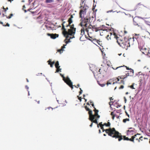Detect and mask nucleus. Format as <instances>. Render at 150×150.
<instances>
[{
    "label": "nucleus",
    "instance_id": "72a5a7b5",
    "mask_svg": "<svg viewBox=\"0 0 150 150\" xmlns=\"http://www.w3.org/2000/svg\"><path fill=\"white\" fill-rule=\"evenodd\" d=\"M60 67H58L57 68H56L57 69L56 70V72H59V71H61V69L60 68Z\"/></svg>",
    "mask_w": 150,
    "mask_h": 150
},
{
    "label": "nucleus",
    "instance_id": "412c9836",
    "mask_svg": "<svg viewBox=\"0 0 150 150\" xmlns=\"http://www.w3.org/2000/svg\"><path fill=\"white\" fill-rule=\"evenodd\" d=\"M66 44L65 45H63V46L59 50H58L57 51L58 52H59L60 54H61L64 50L63 49L65 48V46L66 45Z\"/></svg>",
    "mask_w": 150,
    "mask_h": 150
},
{
    "label": "nucleus",
    "instance_id": "0eeeda50",
    "mask_svg": "<svg viewBox=\"0 0 150 150\" xmlns=\"http://www.w3.org/2000/svg\"><path fill=\"white\" fill-rule=\"evenodd\" d=\"M133 24L135 25H137L142 29L144 28L142 21L139 17H135L133 18Z\"/></svg>",
    "mask_w": 150,
    "mask_h": 150
},
{
    "label": "nucleus",
    "instance_id": "423d86ee",
    "mask_svg": "<svg viewBox=\"0 0 150 150\" xmlns=\"http://www.w3.org/2000/svg\"><path fill=\"white\" fill-rule=\"evenodd\" d=\"M119 39L117 40V43L120 47L127 50L129 47V43L127 41V39L123 38L121 37Z\"/></svg>",
    "mask_w": 150,
    "mask_h": 150
},
{
    "label": "nucleus",
    "instance_id": "39448f33",
    "mask_svg": "<svg viewBox=\"0 0 150 150\" xmlns=\"http://www.w3.org/2000/svg\"><path fill=\"white\" fill-rule=\"evenodd\" d=\"M81 9L79 12V17L81 19L80 21V22H82L83 20H86V19L89 20L90 17L86 15V10L88 8V7L86 5H84V6H81Z\"/></svg>",
    "mask_w": 150,
    "mask_h": 150
},
{
    "label": "nucleus",
    "instance_id": "a19ab883",
    "mask_svg": "<svg viewBox=\"0 0 150 150\" xmlns=\"http://www.w3.org/2000/svg\"><path fill=\"white\" fill-rule=\"evenodd\" d=\"M106 38H107V39L108 40H110V39H109V38H110V34L109 35H107V36H106Z\"/></svg>",
    "mask_w": 150,
    "mask_h": 150
},
{
    "label": "nucleus",
    "instance_id": "052dcab7",
    "mask_svg": "<svg viewBox=\"0 0 150 150\" xmlns=\"http://www.w3.org/2000/svg\"><path fill=\"white\" fill-rule=\"evenodd\" d=\"M93 122H92L91 123V124L90 125V126L91 127L92 126V125H93Z\"/></svg>",
    "mask_w": 150,
    "mask_h": 150
},
{
    "label": "nucleus",
    "instance_id": "5fc2aeb1",
    "mask_svg": "<svg viewBox=\"0 0 150 150\" xmlns=\"http://www.w3.org/2000/svg\"><path fill=\"white\" fill-rule=\"evenodd\" d=\"M78 99L80 100V101L81 100V97H78Z\"/></svg>",
    "mask_w": 150,
    "mask_h": 150
},
{
    "label": "nucleus",
    "instance_id": "37998d69",
    "mask_svg": "<svg viewBox=\"0 0 150 150\" xmlns=\"http://www.w3.org/2000/svg\"><path fill=\"white\" fill-rule=\"evenodd\" d=\"M129 87H130L132 89H135V88H134V86L133 84L130 86H129Z\"/></svg>",
    "mask_w": 150,
    "mask_h": 150
},
{
    "label": "nucleus",
    "instance_id": "473e14b6",
    "mask_svg": "<svg viewBox=\"0 0 150 150\" xmlns=\"http://www.w3.org/2000/svg\"><path fill=\"white\" fill-rule=\"evenodd\" d=\"M128 141H130L133 142H134V137H133V136L131 138H129V140Z\"/></svg>",
    "mask_w": 150,
    "mask_h": 150
},
{
    "label": "nucleus",
    "instance_id": "774afa93",
    "mask_svg": "<svg viewBox=\"0 0 150 150\" xmlns=\"http://www.w3.org/2000/svg\"><path fill=\"white\" fill-rule=\"evenodd\" d=\"M6 9L4 10L3 11H4L5 12H6Z\"/></svg>",
    "mask_w": 150,
    "mask_h": 150
},
{
    "label": "nucleus",
    "instance_id": "79ce46f5",
    "mask_svg": "<svg viewBox=\"0 0 150 150\" xmlns=\"http://www.w3.org/2000/svg\"><path fill=\"white\" fill-rule=\"evenodd\" d=\"M85 108L86 110L87 111H88L90 110L89 108H88L87 106H86L85 107Z\"/></svg>",
    "mask_w": 150,
    "mask_h": 150
},
{
    "label": "nucleus",
    "instance_id": "c85d7f7f",
    "mask_svg": "<svg viewBox=\"0 0 150 150\" xmlns=\"http://www.w3.org/2000/svg\"><path fill=\"white\" fill-rule=\"evenodd\" d=\"M104 125L106 127H110V123L109 122H108L107 123H104Z\"/></svg>",
    "mask_w": 150,
    "mask_h": 150
},
{
    "label": "nucleus",
    "instance_id": "4be33fe9",
    "mask_svg": "<svg viewBox=\"0 0 150 150\" xmlns=\"http://www.w3.org/2000/svg\"><path fill=\"white\" fill-rule=\"evenodd\" d=\"M145 47L144 46H143L142 47H139V48L140 50V51H141L144 54H146V52H145L143 50H144V48H145Z\"/></svg>",
    "mask_w": 150,
    "mask_h": 150
},
{
    "label": "nucleus",
    "instance_id": "ea45409f",
    "mask_svg": "<svg viewBox=\"0 0 150 150\" xmlns=\"http://www.w3.org/2000/svg\"><path fill=\"white\" fill-rule=\"evenodd\" d=\"M111 80H110L109 81H108L107 82V84L108 85L109 84H111V82L110 81H111Z\"/></svg>",
    "mask_w": 150,
    "mask_h": 150
},
{
    "label": "nucleus",
    "instance_id": "a18cd8bd",
    "mask_svg": "<svg viewBox=\"0 0 150 150\" xmlns=\"http://www.w3.org/2000/svg\"><path fill=\"white\" fill-rule=\"evenodd\" d=\"M124 86L122 85L119 88V89H122L124 88Z\"/></svg>",
    "mask_w": 150,
    "mask_h": 150
},
{
    "label": "nucleus",
    "instance_id": "864d4df0",
    "mask_svg": "<svg viewBox=\"0 0 150 150\" xmlns=\"http://www.w3.org/2000/svg\"><path fill=\"white\" fill-rule=\"evenodd\" d=\"M110 115H112V116H113V115H115L114 114V113H113V112H112L110 114Z\"/></svg>",
    "mask_w": 150,
    "mask_h": 150
},
{
    "label": "nucleus",
    "instance_id": "3c124183",
    "mask_svg": "<svg viewBox=\"0 0 150 150\" xmlns=\"http://www.w3.org/2000/svg\"><path fill=\"white\" fill-rule=\"evenodd\" d=\"M112 103H113V102H112L111 101L110 102H109V105H110V106H111V105L112 104Z\"/></svg>",
    "mask_w": 150,
    "mask_h": 150
},
{
    "label": "nucleus",
    "instance_id": "603ef678",
    "mask_svg": "<svg viewBox=\"0 0 150 150\" xmlns=\"http://www.w3.org/2000/svg\"><path fill=\"white\" fill-rule=\"evenodd\" d=\"M124 101H125V103H126L127 101V99H126L125 97H124Z\"/></svg>",
    "mask_w": 150,
    "mask_h": 150
},
{
    "label": "nucleus",
    "instance_id": "1a4fd4ad",
    "mask_svg": "<svg viewBox=\"0 0 150 150\" xmlns=\"http://www.w3.org/2000/svg\"><path fill=\"white\" fill-rule=\"evenodd\" d=\"M61 75L63 78V79L64 81L66 83L69 87H70L72 89L73 88L72 83L69 78L68 77H67L65 78L63 75L60 74Z\"/></svg>",
    "mask_w": 150,
    "mask_h": 150
},
{
    "label": "nucleus",
    "instance_id": "20e7f679",
    "mask_svg": "<svg viewBox=\"0 0 150 150\" xmlns=\"http://www.w3.org/2000/svg\"><path fill=\"white\" fill-rule=\"evenodd\" d=\"M126 72H127L126 73L125 75L119 76L118 78H116L115 80L117 81H115V83H122L124 84L123 79L127 78V76H132L134 75V70L131 68L129 71H126Z\"/></svg>",
    "mask_w": 150,
    "mask_h": 150
},
{
    "label": "nucleus",
    "instance_id": "dca6fc26",
    "mask_svg": "<svg viewBox=\"0 0 150 150\" xmlns=\"http://www.w3.org/2000/svg\"><path fill=\"white\" fill-rule=\"evenodd\" d=\"M47 35L49 36H50L51 38L54 39L58 37V35L57 34H50V33H47Z\"/></svg>",
    "mask_w": 150,
    "mask_h": 150
},
{
    "label": "nucleus",
    "instance_id": "4d7b16f0",
    "mask_svg": "<svg viewBox=\"0 0 150 150\" xmlns=\"http://www.w3.org/2000/svg\"><path fill=\"white\" fill-rule=\"evenodd\" d=\"M115 115H113V116H112V118L113 120H114V118H115Z\"/></svg>",
    "mask_w": 150,
    "mask_h": 150
},
{
    "label": "nucleus",
    "instance_id": "680f3d73",
    "mask_svg": "<svg viewBox=\"0 0 150 150\" xmlns=\"http://www.w3.org/2000/svg\"><path fill=\"white\" fill-rule=\"evenodd\" d=\"M113 98L112 97L110 98V99L111 101V100H113Z\"/></svg>",
    "mask_w": 150,
    "mask_h": 150
},
{
    "label": "nucleus",
    "instance_id": "5701e85b",
    "mask_svg": "<svg viewBox=\"0 0 150 150\" xmlns=\"http://www.w3.org/2000/svg\"><path fill=\"white\" fill-rule=\"evenodd\" d=\"M95 26H92V30H93V32L94 31L97 32L98 31V28H96L95 27Z\"/></svg>",
    "mask_w": 150,
    "mask_h": 150
},
{
    "label": "nucleus",
    "instance_id": "58836bf2",
    "mask_svg": "<svg viewBox=\"0 0 150 150\" xmlns=\"http://www.w3.org/2000/svg\"><path fill=\"white\" fill-rule=\"evenodd\" d=\"M99 125L100 127H103L104 126V124H102V122H100L99 123V124H98Z\"/></svg>",
    "mask_w": 150,
    "mask_h": 150
},
{
    "label": "nucleus",
    "instance_id": "ddd939ff",
    "mask_svg": "<svg viewBox=\"0 0 150 150\" xmlns=\"http://www.w3.org/2000/svg\"><path fill=\"white\" fill-rule=\"evenodd\" d=\"M99 118H97L96 116H94L90 119H89V120L92 122L95 123L97 125V127H99V125L98 124V122L97 121L98 120Z\"/></svg>",
    "mask_w": 150,
    "mask_h": 150
},
{
    "label": "nucleus",
    "instance_id": "c03bdc74",
    "mask_svg": "<svg viewBox=\"0 0 150 150\" xmlns=\"http://www.w3.org/2000/svg\"><path fill=\"white\" fill-rule=\"evenodd\" d=\"M74 86L76 88H78L80 86V85L79 84H78L77 86H75V85H74V86Z\"/></svg>",
    "mask_w": 150,
    "mask_h": 150
},
{
    "label": "nucleus",
    "instance_id": "4468645a",
    "mask_svg": "<svg viewBox=\"0 0 150 150\" xmlns=\"http://www.w3.org/2000/svg\"><path fill=\"white\" fill-rule=\"evenodd\" d=\"M98 30L103 31L104 33H107L108 31L107 30V28L105 25H103L101 26L98 28Z\"/></svg>",
    "mask_w": 150,
    "mask_h": 150
},
{
    "label": "nucleus",
    "instance_id": "f03ea898",
    "mask_svg": "<svg viewBox=\"0 0 150 150\" xmlns=\"http://www.w3.org/2000/svg\"><path fill=\"white\" fill-rule=\"evenodd\" d=\"M79 25L82 27L83 28L81 29V35H83L84 34L85 30L87 33L89 37L93 36L92 35L93 33L92 29V25L90 24V20H83L82 22H80Z\"/></svg>",
    "mask_w": 150,
    "mask_h": 150
},
{
    "label": "nucleus",
    "instance_id": "bf43d9fd",
    "mask_svg": "<svg viewBox=\"0 0 150 150\" xmlns=\"http://www.w3.org/2000/svg\"><path fill=\"white\" fill-rule=\"evenodd\" d=\"M100 69H99V71H98V74H100L101 73L100 72Z\"/></svg>",
    "mask_w": 150,
    "mask_h": 150
},
{
    "label": "nucleus",
    "instance_id": "13d9d810",
    "mask_svg": "<svg viewBox=\"0 0 150 150\" xmlns=\"http://www.w3.org/2000/svg\"><path fill=\"white\" fill-rule=\"evenodd\" d=\"M2 16H3V17H4V16H6H6H7V15H5V14L4 13H3L2 14Z\"/></svg>",
    "mask_w": 150,
    "mask_h": 150
},
{
    "label": "nucleus",
    "instance_id": "c756f323",
    "mask_svg": "<svg viewBox=\"0 0 150 150\" xmlns=\"http://www.w3.org/2000/svg\"><path fill=\"white\" fill-rule=\"evenodd\" d=\"M145 52H146V54H144L145 55H147L148 54L149 52L148 50L146 47L145 48H144V50H143Z\"/></svg>",
    "mask_w": 150,
    "mask_h": 150
},
{
    "label": "nucleus",
    "instance_id": "9d476101",
    "mask_svg": "<svg viewBox=\"0 0 150 150\" xmlns=\"http://www.w3.org/2000/svg\"><path fill=\"white\" fill-rule=\"evenodd\" d=\"M110 38H109L110 40H111L113 39H115L116 40V41L117 42V40L118 39H119L120 37V36L119 35V36L118 37L114 32H112V33H110Z\"/></svg>",
    "mask_w": 150,
    "mask_h": 150
},
{
    "label": "nucleus",
    "instance_id": "f3484780",
    "mask_svg": "<svg viewBox=\"0 0 150 150\" xmlns=\"http://www.w3.org/2000/svg\"><path fill=\"white\" fill-rule=\"evenodd\" d=\"M126 67V69H127V70H130V68H129L128 67H127L126 66H119V67H117L115 68H114L113 67H112V68L114 69H117L118 68H122V70H125V69L124 68V67Z\"/></svg>",
    "mask_w": 150,
    "mask_h": 150
},
{
    "label": "nucleus",
    "instance_id": "9b49d317",
    "mask_svg": "<svg viewBox=\"0 0 150 150\" xmlns=\"http://www.w3.org/2000/svg\"><path fill=\"white\" fill-rule=\"evenodd\" d=\"M127 40L128 43H129V47L130 45H133L135 42H136L137 41V39L133 36L132 38H130L128 39H127Z\"/></svg>",
    "mask_w": 150,
    "mask_h": 150
},
{
    "label": "nucleus",
    "instance_id": "e433bc0d",
    "mask_svg": "<svg viewBox=\"0 0 150 150\" xmlns=\"http://www.w3.org/2000/svg\"><path fill=\"white\" fill-rule=\"evenodd\" d=\"M101 41H100L99 40H97L96 43L98 45H101V44H102Z\"/></svg>",
    "mask_w": 150,
    "mask_h": 150
},
{
    "label": "nucleus",
    "instance_id": "69168bd1",
    "mask_svg": "<svg viewBox=\"0 0 150 150\" xmlns=\"http://www.w3.org/2000/svg\"><path fill=\"white\" fill-rule=\"evenodd\" d=\"M0 24H2L3 25H4V24H3V23L2 22H1V21H0Z\"/></svg>",
    "mask_w": 150,
    "mask_h": 150
},
{
    "label": "nucleus",
    "instance_id": "f257e3e1",
    "mask_svg": "<svg viewBox=\"0 0 150 150\" xmlns=\"http://www.w3.org/2000/svg\"><path fill=\"white\" fill-rule=\"evenodd\" d=\"M65 23L64 22L63 23L62 29L63 30L62 34L66 38L64 42L67 44L70 42V40L71 39L74 38V35L76 32V28H74V24H72L70 26L67 25L66 28H65L63 25Z\"/></svg>",
    "mask_w": 150,
    "mask_h": 150
},
{
    "label": "nucleus",
    "instance_id": "6e6d98bb",
    "mask_svg": "<svg viewBox=\"0 0 150 150\" xmlns=\"http://www.w3.org/2000/svg\"><path fill=\"white\" fill-rule=\"evenodd\" d=\"M73 18V15H71V16L70 18H71V19H72V18Z\"/></svg>",
    "mask_w": 150,
    "mask_h": 150
},
{
    "label": "nucleus",
    "instance_id": "aec40b11",
    "mask_svg": "<svg viewBox=\"0 0 150 150\" xmlns=\"http://www.w3.org/2000/svg\"><path fill=\"white\" fill-rule=\"evenodd\" d=\"M139 135H140V134H137L133 136V137H134V139L138 140V142H139Z\"/></svg>",
    "mask_w": 150,
    "mask_h": 150
},
{
    "label": "nucleus",
    "instance_id": "4c0bfd02",
    "mask_svg": "<svg viewBox=\"0 0 150 150\" xmlns=\"http://www.w3.org/2000/svg\"><path fill=\"white\" fill-rule=\"evenodd\" d=\"M129 118H126L124 119L123 120V122L124 123H125L127 121H129Z\"/></svg>",
    "mask_w": 150,
    "mask_h": 150
},
{
    "label": "nucleus",
    "instance_id": "a878e982",
    "mask_svg": "<svg viewBox=\"0 0 150 150\" xmlns=\"http://www.w3.org/2000/svg\"><path fill=\"white\" fill-rule=\"evenodd\" d=\"M121 136H122V140L123 139L125 140L128 141L129 140V138L128 137H126L125 136H122L121 135Z\"/></svg>",
    "mask_w": 150,
    "mask_h": 150
},
{
    "label": "nucleus",
    "instance_id": "a211bd4d",
    "mask_svg": "<svg viewBox=\"0 0 150 150\" xmlns=\"http://www.w3.org/2000/svg\"><path fill=\"white\" fill-rule=\"evenodd\" d=\"M90 38L89 39V40L93 42L95 44L96 43L97 40L93 36H91L90 37Z\"/></svg>",
    "mask_w": 150,
    "mask_h": 150
},
{
    "label": "nucleus",
    "instance_id": "de8ad7c7",
    "mask_svg": "<svg viewBox=\"0 0 150 150\" xmlns=\"http://www.w3.org/2000/svg\"><path fill=\"white\" fill-rule=\"evenodd\" d=\"M142 138H143L142 136H141L140 137H139V142H140V140H141V141L143 140V139H142Z\"/></svg>",
    "mask_w": 150,
    "mask_h": 150
},
{
    "label": "nucleus",
    "instance_id": "b1692460",
    "mask_svg": "<svg viewBox=\"0 0 150 150\" xmlns=\"http://www.w3.org/2000/svg\"><path fill=\"white\" fill-rule=\"evenodd\" d=\"M134 129H133L132 130H128L127 131V135H128L129 134H131V132H134Z\"/></svg>",
    "mask_w": 150,
    "mask_h": 150
},
{
    "label": "nucleus",
    "instance_id": "7ed1b4c3",
    "mask_svg": "<svg viewBox=\"0 0 150 150\" xmlns=\"http://www.w3.org/2000/svg\"><path fill=\"white\" fill-rule=\"evenodd\" d=\"M101 129H102L103 132L105 131L106 133L108 134V135L115 138V139H118L119 141H121L122 139L121 136V134L118 132L114 128H110L108 129H104L103 127H101Z\"/></svg>",
    "mask_w": 150,
    "mask_h": 150
},
{
    "label": "nucleus",
    "instance_id": "7c9ffc66",
    "mask_svg": "<svg viewBox=\"0 0 150 150\" xmlns=\"http://www.w3.org/2000/svg\"><path fill=\"white\" fill-rule=\"evenodd\" d=\"M55 66L56 68H57L58 67H60L59 66V63L58 61H57L55 64Z\"/></svg>",
    "mask_w": 150,
    "mask_h": 150
},
{
    "label": "nucleus",
    "instance_id": "0e129e2a",
    "mask_svg": "<svg viewBox=\"0 0 150 150\" xmlns=\"http://www.w3.org/2000/svg\"><path fill=\"white\" fill-rule=\"evenodd\" d=\"M121 106V105H117V106L116 107H117V108H119V107H120Z\"/></svg>",
    "mask_w": 150,
    "mask_h": 150
},
{
    "label": "nucleus",
    "instance_id": "09e8293b",
    "mask_svg": "<svg viewBox=\"0 0 150 150\" xmlns=\"http://www.w3.org/2000/svg\"><path fill=\"white\" fill-rule=\"evenodd\" d=\"M3 26H7L9 27L10 26V25L8 23H7L6 25H3Z\"/></svg>",
    "mask_w": 150,
    "mask_h": 150
},
{
    "label": "nucleus",
    "instance_id": "49530a36",
    "mask_svg": "<svg viewBox=\"0 0 150 150\" xmlns=\"http://www.w3.org/2000/svg\"><path fill=\"white\" fill-rule=\"evenodd\" d=\"M79 89L80 90V91H79V95H80V94H81L82 93V91H83L81 89V88H80Z\"/></svg>",
    "mask_w": 150,
    "mask_h": 150
},
{
    "label": "nucleus",
    "instance_id": "393cba45",
    "mask_svg": "<svg viewBox=\"0 0 150 150\" xmlns=\"http://www.w3.org/2000/svg\"><path fill=\"white\" fill-rule=\"evenodd\" d=\"M47 62L48 63V64L50 65V66L51 67H53V64L51 63V59H50Z\"/></svg>",
    "mask_w": 150,
    "mask_h": 150
},
{
    "label": "nucleus",
    "instance_id": "f704fd0d",
    "mask_svg": "<svg viewBox=\"0 0 150 150\" xmlns=\"http://www.w3.org/2000/svg\"><path fill=\"white\" fill-rule=\"evenodd\" d=\"M106 34V33H103V31H100V35L101 36H103Z\"/></svg>",
    "mask_w": 150,
    "mask_h": 150
},
{
    "label": "nucleus",
    "instance_id": "338daca9",
    "mask_svg": "<svg viewBox=\"0 0 150 150\" xmlns=\"http://www.w3.org/2000/svg\"><path fill=\"white\" fill-rule=\"evenodd\" d=\"M91 105H92V106H93V107H95L94 106V104H93H93H91Z\"/></svg>",
    "mask_w": 150,
    "mask_h": 150
},
{
    "label": "nucleus",
    "instance_id": "cd10ccee",
    "mask_svg": "<svg viewBox=\"0 0 150 150\" xmlns=\"http://www.w3.org/2000/svg\"><path fill=\"white\" fill-rule=\"evenodd\" d=\"M69 24L68 25H71V24L72 23V20L71 18H69L68 19Z\"/></svg>",
    "mask_w": 150,
    "mask_h": 150
},
{
    "label": "nucleus",
    "instance_id": "bb28decb",
    "mask_svg": "<svg viewBox=\"0 0 150 150\" xmlns=\"http://www.w3.org/2000/svg\"><path fill=\"white\" fill-rule=\"evenodd\" d=\"M45 2L46 3H51L54 2V0H45Z\"/></svg>",
    "mask_w": 150,
    "mask_h": 150
},
{
    "label": "nucleus",
    "instance_id": "2eb2a0df",
    "mask_svg": "<svg viewBox=\"0 0 150 150\" xmlns=\"http://www.w3.org/2000/svg\"><path fill=\"white\" fill-rule=\"evenodd\" d=\"M144 7V6L141 4H138L135 7V10H140Z\"/></svg>",
    "mask_w": 150,
    "mask_h": 150
},
{
    "label": "nucleus",
    "instance_id": "8fccbe9b",
    "mask_svg": "<svg viewBox=\"0 0 150 150\" xmlns=\"http://www.w3.org/2000/svg\"><path fill=\"white\" fill-rule=\"evenodd\" d=\"M119 69V71H122L124 70H122V68H118Z\"/></svg>",
    "mask_w": 150,
    "mask_h": 150
},
{
    "label": "nucleus",
    "instance_id": "6ab92c4d",
    "mask_svg": "<svg viewBox=\"0 0 150 150\" xmlns=\"http://www.w3.org/2000/svg\"><path fill=\"white\" fill-rule=\"evenodd\" d=\"M111 8L113 10H111L109 11H107L108 13L109 12H115L116 11H113V10H115V8H116V6L115 5H114V4H112L111 5Z\"/></svg>",
    "mask_w": 150,
    "mask_h": 150
},
{
    "label": "nucleus",
    "instance_id": "e2e57ef3",
    "mask_svg": "<svg viewBox=\"0 0 150 150\" xmlns=\"http://www.w3.org/2000/svg\"><path fill=\"white\" fill-rule=\"evenodd\" d=\"M51 63L52 64H53L54 65V64L55 63V62L54 61H53V62H51Z\"/></svg>",
    "mask_w": 150,
    "mask_h": 150
},
{
    "label": "nucleus",
    "instance_id": "2f4dec72",
    "mask_svg": "<svg viewBox=\"0 0 150 150\" xmlns=\"http://www.w3.org/2000/svg\"><path fill=\"white\" fill-rule=\"evenodd\" d=\"M146 24L149 26V27L150 28V22L148 21H145Z\"/></svg>",
    "mask_w": 150,
    "mask_h": 150
},
{
    "label": "nucleus",
    "instance_id": "f8f14e48",
    "mask_svg": "<svg viewBox=\"0 0 150 150\" xmlns=\"http://www.w3.org/2000/svg\"><path fill=\"white\" fill-rule=\"evenodd\" d=\"M137 41L139 44V47H142V46L144 45V40L142 38H138Z\"/></svg>",
    "mask_w": 150,
    "mask_h": 150
},
{
    "label": "nucleus",
    "instance_id": "c9c22d12",
    "mask_svg": "<svg viewBox=\"0 0 150 150\" xmlns=\"http://www.w3.org/2000/svg\"><path fill=\"white\" fill-rule=\"evenodd\" d=\"M13 15V14L11 13L10 14L9 16H6V17L7 18L10 19V18Z\"/></svg>",
    "mask_w": 150,
    "mask_h": 150
},
{
    "label": "nucleus",
    "instance_id": "6e6552de",
    "mask_svg": "<svg viewBox=\"0 0 150 150\" xmlns=\"http://www.w3.org/2000/svg\"><path fill=\"white\" fill-rule=\"evenodd\" d=\"M94 109L93 110V111L95 112V114L94 115H93L92 114V111L91 110H89L88 111V113L89 115V117L88 119H90L91 118L93 117L94 116H96L97 118H99L100 117V116L98 115V110L96 109L95 107H94Z\"/></svg>",
    "mask_w": 150,
    "mask_h": 150
}]
</instances>
